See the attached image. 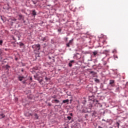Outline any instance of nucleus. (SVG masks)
<instances>
[{
  "label": "nucleus",
  "instance_id": "1a4fd4ad",
  "mask_svg": "<svg viewBox=\"0 0 128 128\" xmlns=\"http://www.w3.org/2000/svg\"><path fill=\"white\" fill-rule=\"evenodd\" d=\"M32 14L33 16H36V10H33L32 11Z\"/></svg>",
  "mask_w": 128,
  "mask_h": 128
},
{
  "label": "nucleus",
  "instance_id": "a878e982",
  "mask_svg": "<svg viewBox=\"0 0 128 128\" xmlns=\"http://www.w3.org/2000/svg\"><path fill=\"white\" fill-rule=\"evenodd\" d=\"M19 17L20 18H22V14L19 15Z\"/></svg>",
  "mask_w": 128,
  "mask_h": 128
},
{
  "label": "nucleus",
  "instance_id": "6ab92c4d",
  "mask_svg": "<svg viewBox=\"0 0 128 128\" xmlns=\"http://www.w3.org/2000/svg\"><path fill=\"white\" fill-rule=\"evenodd\" d=\"M22 84H26V80L22 81Z\"/></svg>",
  "mask_w": 128,
  "mask_h": 128
},
{
  "label": "nucleus",
  "instance_id": "ea45409f",
  "mask_svg": "<svg viewBox=\"0 0 128 128\" xmlns=\"http://www.w3.org/2000/svg\"><path fill=\"white\" fill-rule=\"evenodd\" d=\"M91 74H92V72H91Z\"/></svg>",
  "mask_w": 128,
  "mask_h": 128
},
{
  "label": "nucleus",
  "instance_id": "4c0bfd02",
  "mask_svg": "<svg viewBox=\"0 0 128 128\" xmlns=\"http://www.w3.org/2000/svg\"><path fill=\"white\" fill-rule=\"evenodd\" d=\"M112 52H114V50Z\"/></svg>",
  "mask_w": 128,
  "mask_h": 128
},
{
  "label": "nucleus",
  "instance_id": "7c9ffc66",
  "mask_svg": "<svg viewBox=\"0 0 128 128\" xmlns=\"http://www.w3.org/2000/svg\"><path fill=\"white\" fill-rule=\"evenodd\" d=\"M53 62H54V57H53Z\"/></svg>",
  "mask_w": 128,
  "mask_h": 128
},
{
  "label": "nucleus",
  "instance_id": "72a5a7b5",
  "mask_svg": "<svg viewBox=\"0 0 128 128\" xmlns=\"http://www.w3.org/2000/svg\"><path fill=\"white\" fill-rule=\"evenodd\" d=\"M116 58H118V56H116Z\"/></svg>",
  "mask_w": 128,
  "mask_h": 128
},
{
  "label": "nucleus",
  "instance_id": "c85d7f7f",
  "mask_svg": "<svg viewBox=\"0 0 128 128\" xmlns=\"http://www.w3.org/2000/svg\"><path fill=\"white\" fill-rule=\"evenodd\" d=\"M102 122H106V120H104V119H102Z\"/></svg>",
  "mask_w": 128,
  "mask_h": 128
},
{
  "label": "nucleus",
  "instance_id": "aec40b11",
  "mask_svg": "<svg viewBox=\"0 0 128 128\" xmlns=\"http://www.w3.org/2000/svg\"><path fill=\"white\" fill-rule=\"evenodd\" d=\"M20 46H24V43H22V42H20Z\"/></svg>",
  "mask_w": 128,
  "mask_h": 128
},
{
  "label": "nucleus",
  "instance_id": "2f4dec72",
  "mask_svg": "<svg viewBox=\"0 0 128 128\" xmlns=\"http://www.w3.org/2000/svg\"><path fill=\"white\" fill-rule=\"evenodd\" d=\"M30 116H32V114H30Z\"/></svg>",
  "mask_w": 128,
  "mask_h": 128
},
{
  "label": "nucleus",
  "instance_id": "58836bf2",
  "mask_svg": "<svg viewBox=\"0 0 128 128\" xmlns=\"http://www.w3.org/2000/svg\"><path fill=\"white\" fill-rule=\"evenodd\" d=\"M22 72H24V70H22Z\"/></svg>",
  "mask_w": 128,
  "mask_h": 128
},
{
  "label": "nucleus",
  "instance_id": "ddd939ff",
  "mask_svg": "<svg viewBox=\"0 0 128 128\" xmlns=\"http://www.w3.org/2000/svg\"><path fill=\"white\" fill-rule=\"evenodd\" d=\"M6 70H8V68H10V66L8 64L6 66Z\"/></svg>",
  "mask_w": 128,
  "mask_h": 128
},
{
  "label": "nucleus",
  "instance_id": "39448f33",
  "mask_svg": "<svg viewBox=\"0 0 128 128\" xmlns=\"http://www.w3.org/2000/svg\"><path fill=\"white\" fill-rule=\"evenodd\" d=\"M4 116H4V114L0 112V118H4Z\"/></svg>",
  "mask_w": 128,
  "mask_h": 128
},
{
  "label": "nucleus",
  "instance_id": "c9c22d12",
  "mask_svg": "<svg viewBox=\"0 0 128 128\" xmlns=\"http://www.w3.org/2000/svg\"><path fill=\"white\" fill-rule=\"evenodd\" d=\"M66 40H68V38H66Z\"/></svg>",
  "mask_w": 128,
  "mask_h": 128
},
{
  "label": "nucleus",
  "instance_id": "f8f14e48",
  "mask_svg": "<svg viewBox=\"0 0 128 128\" xmlns=\"http://www.w3.org/2000/svg\"><path fill=\"white\" fill-rule=\"evenodd\" d=\"M93 54L94 56H96L98 54V51H94V52H93Z\"/></svg>",
  "mask_w": 128,
  "mask_h": 128
},
{
  "label": "nucleus",
  "instance_id": "412c9836",
  "mask_svg": "<svg viewBox=\"0 0 128 128\" xmlns=\"http://www.w3.org/2000/svg\"><path fill=\"white\" fill-rule=\"evenodd\" d=\"M68 66H70V68H71V66H72V63H70V62H69V63H68Z\"/></svg>",
  "mask_w": 128,
  "mask_h": 128
},
{
  "label": "nucleus",
  "instance_id": "473e14b6",
  "mask_svg": "<svg viewBox=\"0 0 128 128\" xmlns=\"http://www.w3.org/2000/svg\"><path fill=\"white\" fill-rule=\"evenodd\" d=\"M49 58H50V60L52 58H50V56H49Z\"/></svg>",
  "mask_w": 128,
  "mask_h": 128
},
{
  "label": "nucleus",
  "instance_id": "b1692460",
  "mask_svg": "<svg viewBox=\"0 0 128 128\" xmlns=\"http://www.w3.org/2000/svg\"><path fill=\"white\" fill-rule=\"evenodd\" d=\"M70 64H72V62H74V60H72L70 61Z\"/></svg>",
  "mask_w": 128,
  "mask_h": 128
},
{
  "label": "nucleus",
  "instance_id": "2eb2a0df",
  "mask_svg": "<svg viewBox=\"0 0 128 128\" xmlns=\"http://www.w3.org/2000/svg\"><path fill=\"white\" fill-rule=\"evenodd\" d=\"M54 102H56V104H58V102H60V100H54Z\"/></svg>",
  "mask_w": 128,
  "mask_h": 128
},
{
  "label": "nucleus",
  "instance_id": "c756f323",
  "mask_svg": "<svg viewBox=\"0 0 128 128\" xmlns=\"http://www.w3.org/2000/svg\"><path fill=\"white\" fill-rule=\"evenodd\" d=\"M98 128H102V127L99 126H98Z\"/></svg>",
  "mask_w": 128,
  "mask_h": 128
},
{
  "label": "nucleus",
  "instance_id": "6e6552de",
  "mask_svg": "<svg viewBox=\"0 0 128 128\" xmlns=\"http://www.w3.org/2000/svg\"><path fill=\"white\" fill-rule=\"evenodd\" d=\"M34 116H35L34 118L35 120H38V114H34Z\"/></svg>",
  "mask_w": 128,
  "mask_h": 128
},
{
  "label": "nucleus",
  "instance_id": "4468645a",
  "mask_svg": "<svg viewBox=\"0 0 128 128\" xmlns=\"http://www.w3.org/2000/svg\"><path fill=\"white\" fill-rule=\"evenodd\" d=\"M94 82H100V80L98 79L97 78H94Z\"/></svg>",
  "mask_w": 128,
  "mask_h": 128
},
{
  "label": "nucleus",
  "instance_id": "7ed1b4c3",
  "mask_svg": "<svg viewBox=\"0 0 128 128\" xmlns=\"http://www.w3.org/2000/svg\"><path fill=\"white\" fill-rule=\"evenodd\" d=\"M41 40H42V42H48V36H45L42 38Z\"/></svg>",
  "mask_w": 128,
  "mask_h": 128
},
{
  "label": "nucleus",
  "instance_id": "cd10ccee",
  "mask_svg": "<svg viewBox=\"0 0 128 128\" xmlns=\"http://www.w3.org/2000/svg\"><path fill=\"white\" fill-rule=\"evenodd\" d=\"M30 80H32V77L30 78Z\"/></svg>",
  "mask_w": 128,
  "mask_h": 128
},
{
  "label": "nucleus",
  "instance_id": "4be33fe9",
  "mask_svg": "<svg viewBox=\"0 0 128 128\" xmlns=\"http://www.w3.org/2000/svg\"><path fill=\"white\" fill-rule=\"evenodd\" d=\"M32 2L33 4H36V2L34 1V0H32Z\"/></svg>",
  "mask_w": 128,
  "mask_h": 128
},
{
  "label": "nucleus",
  "instance_id": "f03ea898",
  "mask_svg": "<svg viewBox=\"0 0 128 128\" xmlns=\"http://www.w3.org/2000/svg\"><path fill=\"white\" fill-rule=\"evenodd\" d=\"M32 48H35L36 50H40V44H36L32 46Z\"/></svg>",
  "mask_w": 128,
  "mask_h": 128
},
{
  "label": "nucleus",
  "instance_id": "a211bd4d",
  "mask_svg": "<svg viewBox=\"0 0 128 128\" xmlns=\"http://www.w3.org/2000/svg\"><path fill=\"white\" fill-rule=\"evenodd\" d=\"M45 80H46V82H48V80L50 79H49L48 78V77H46H46H45Z\"/></svg>",
  "mask_w": 128,
  "mask_h": 128
},
{
  "label": "nucleus",
  "instance_id": "423d86ee",
  "mask_svg": "<svg viewBox=\"0 0 128 128\" xmlns=\"http://www.w3.org/2000/svg\"><path fill=\"white\" fill-rule=\"evenodd\" d=\"M70 102V100H68V99L66 100H64L62 101L63 104H68V102Z\"/></svg>",
  "mask_w": 128,
  "mask_h": 128
},
{
  "label": "nucleus",
  "instance_id": "dca6fc26",
  "mask_svg": "<svg viewBox=\"0 0 128 128\" xmlns=\"http://www.w3.org/2000/svg\"><path fill=\"white\" fill-rule=\"evenodd\" d=\"M3 42H4L2 41V40H0V46H2Z\"/></svg>",
  "mask_w": 128,
  "mask_h": 128
},
{
  "label": "nucleus",
  "instance_id": "f257e3e1",
  "mask_svg": "<svg viewBox=\"0 0 128 128\" xmlns=\"http://www.w3.org/2000/svg\"><path fill=\"white\" fill-rule=\"evenodd\" d=\"M40 72L36 73V75L34 76V78L36 80H38L40 83H41L42 82V80H40V78H42V76H40Z\"/></svg>",
  "mask_w": 128,
  "mask_h": 128
},
{
  "label": "nucleus",
  "instance_id": "e433bc0d",
  "mask_svg": "<svg viewBox=\"0 0 128 128\" xmlns=\"http://www.w3.org/2000/svg\"><path fill=\"white\" fill-rule=\"evenodd\" d=\"M71 114V116H72V114Z\"/></svg>",
  "mask_w": 128,
  "mask_h": 128
},
{
  "label": "nucleus",
  "instance_id": "f3484780",
  "mask_svg": "<svg viewBox=\"0 0 128 128\" xmlns=\"http://www.w3.org/2000/svg\"><path fill=\"white\" fill-rule=\"evenodd\" d=\"M67 118L69 120H72V117L70 116H68L67 117Z\"/></svg>",
  "mask_w": 128,
  "mask_h": 128
},
{
  "label": "nucleus",
  "instance_id": "9d476101",
  "mask_svg": "<svg viewBox=\"0 0 128 128\" xmlns=\"http://www.w3.org/2000/svg\"><path fill=\"white\" fill-rule=\"evenodd\" d=\"M42 76H46V72H42Z\"/></svg>",
  "mask_w": 128,
  "mask_h": 128
},
{
  "label": "nucleus",
  "instance_id": "0eeeda50",
  "mask_svg": "<svg viewBox=\"0 0 128 128\" xmlns=\"http://www.w3.org/2000/svg\"><path fill=\"white\" fill-rule=\"evenodd\" d=\"M18 78L20 82H22L24 78V76H19Z\"/></svg>",
  "mask_w": 128,
  "mask_h": 128
},
{
  "label": "nucleus",
  "instance_id": "f704fd0d",
  "mask_svg": "<svg viewBox=\"0 0 128 128\" xmlns=\"http://www.w3.org/2000/svg\"><path fill=\"white\" fill-rule=\"evenodd\" d=\"M16 60H18V58H16Z\"/></svg>",
  "mask_w": 128,
  "mask_h": 128
},
{
  "label": "nucleus",
  "instance_id": "5701e85b",
  "mask_svg": "<svg viewBox=\"0 0 128 128\" xmlns=\"http://www.w3.org/2000/svg\"><path fill=\"white\" fill-rule=\"evenodd\" d=\"M70 44L68 43V44H66V46L68 48H70Z\"/></svg>",
  "mask_w": 128,
  "mask_h": 128
},
{
  "label": "nucleus",
  "instance_id": "9b49d317",
  "mask_svg": "<svg viewBox=\"0 0 128 128\" xmlns=\"http://www.w3.org/2000/svg\"><path fill=\"white\" fill-rule=\"evenodd\" d=\"M74 42V39H72L71 40H70L68 42V44H72V42Z\"/></svg>",
  "mask_w": 128,
  "mask_h": 128
},
{
  "label": "nucleus",
  "instance_id": "bb28decb",
  "mask_svg": "<svg viewBox=\"0 0 128 128\" xmlns=\"http://www.w3.org/2000/svg\"><path fill=\"white\" fill-rule=\"evenodd\" d=\"M48 106H52V104L50 102L48 103Z\"/></svg>",
  "mask_w": 128,
  "mask_h": 128
},
{
  "label": "nucleus",
  "instance_id": "20e7f679",
  "mask_svg": "<svg viewBox=\"0 0 128 128\" xmlns=\"http://www.w3.org/2000/svg\"><path fill=\"white\" fill-rule=\"evenodd\" d=\"M110 84L112 86H114V80H110Z\"/></svg>",
  "mask_w": 128,
  "mask_h": 128
},
{
  "label": "nucleus",
  "instance_id": "393cba45",
  "mask_svg": "<svg viewBox=\"0 0 128 128\" xmlns=\"http://www.w3.org/2000/svg\"><path fill=\"white\" fill-rule=\"evenodd\" d=\"M106 64H107L106 62L104 61V66H106Z\"/></svg>",
  "mask_w": 128,
  "mask_h": 128
}]
</instances>
